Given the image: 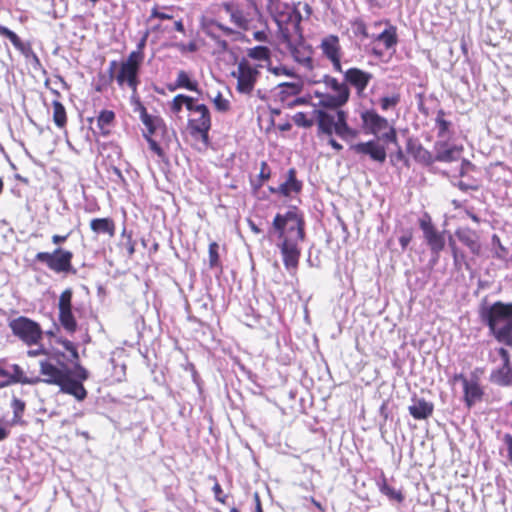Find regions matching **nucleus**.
Masks as SVG:
<instances>
[{
  "label": "nucleus",
  "instance_id": "1",
  "mask_svg": "<svg viewBox=\"0 0 512 512\" xmlns=\"http://www.w3.org/2000/svg\"><path fill=\"white\" fill-rule=\"evenodd\" d=\"M479 315L497 341L512 346V303H484L480 306Z\"/></svg>",
  "mask_w": 512,
  "mask_h": 512
},
{
  "label": "nucleus",
  "instance_id": "2",
  "mask_svg": "<svg viewBox=\"0 0 512 512\" xmlns=\"http://www.w3.org/2000/svg\"><path fill=\"white\" fill-rule=\"evenodd\" d=\"M273 233L278 239L304 241L306 234L303 213L296 206L290 207L284 214L277 213L269 230L270 235Z\"/></svg>",
  "mask_w": 512,
  "mask_h": 512
},
{
  "label": "nucleus",
  "instance_id": "3",
  "mask_svg": "<svg viewBox=\"0 0 512 512\" xmlns=\"http://www.w3.org/2000/svg\"><path fill=\"white\" fill-rule=\"evenodd\" d=\"M73 253L61 247L52 252H38L35 255L34 262L47 266L56 274H77V269L72 265Z\"/></svg>",
  "mask_w": 512,
  "mask_h": 512
},
{
  "label": "nucleus",
  "instance_id": "4",
  "mask_svg": "<svg viewBox=\"0 0 512 512\" xmlns=\"http://www.w3.org/2000/svg\"><path fill=\"white\" fill-rule=\"evenodd\" d=\"M13 334L28 345L37 344L42 337L39 324L27 317L20 316L9 323Z\"/></svg>",
  "mask_w": 512,
  "mask_h": 512
},
{
  "label": "nucleus",
  "instance_id": "5",
  "mask_svg": "<svg viewBox=\"0 0 512 512\" xmlns=\"http://www.w3.org/2000/svg\"><path fill=\"white\" fill-rule=\"evenodd\" d=\"M61 356L64 354L61 353ZM39 365L41 375L45 376V378H41V382L53 385L60 384L70 368L60 361V354L57 353L50 355L48 360H41Z\"/></svg>",
  "mask_w": 512,
  "mask_h": 512
},
{
  "label": "nucleus",
  "instance_id": "6",
  "mask_svg": "<svg viewBox=\"0 0 512 512\" xmlns=\"http://www.w3.org/2000/svg\"><path fill=\"white\" fill-rule=\"evenodd\" d=\"M257 67H253L246 58H242L237 67V71H233L231 75L237 78V91L241 94H250L255 86L259 76Z\"/></svg>",
  "mask_w": 512,
  "mask_h": 512
},
{
  "label": "nucleus",
  "instance_id": "7",
  "mask_svg": "<svg viewBox=\"0 0 512 512\" xmlns=\"http://www.w3.org/2000/svg\"><path fill=\"white\" fill-rule=\"evenodd\" d=\"M419 227L423 232V236L432 254H440L445 247V237L443 233L435 228L427 212L419 219Z\"/></svg>",
  "mask_w": 512,
  "mask_h": 512
},
{
  "label": "nucleus",
  "instance_id": "8",
  "mask_svg": "<svg viewBox=\"0 0 512 512\" xmlns=\"http://www.w3.org/2000/svg\"><path fill=\"white\" fill-rule=\"evenodd\" d=\"M72 297V289L67 288L61 293L58 302L59 321L63 328L69 333H73L77 329V321L72 311Z\"/></svg>",
  "mask_w": 512,
  "mask_h": 512
},
{
  "label": "nucleus",
  "instance_id": "9",
  "mask_svg": "<svg viewBox=\"0 0 512 512\" xmlns=\"http://www.w3.org/2000/svg\"><path fill=\"white\" fill-rule=\"evenodd\" d=\"M279 243L277 247L280 249L283 264L287 271L291 274L297 270L299 259L301 256V249L299 247V243L301 241H297L294 239H278Z\"/></svg>",
  "mask_w": 512,
  "mask_h": 512
},
{
  "label": "nucleus",
  "instance_id": "10",
  "mask_svg": "<svg viewBox=\"0 0 512 512\" xmlns=\"http://www.w3.org/2000/svg\"><path fill=\"white\" fill-rule=\"evenodd\" d=\"M351 149L356 154L369 156L371 160L381 164L384 163L387 158L385 147L376 140L353 144Z\"/></svg>",
  "mask_w": 512,
  "mask_h": 512
},
{
  "label": "nucleus",
  "instance_id": "11",
  "mask_svg": "<svg viewBox=\"0 0 512 512\" xmlns=\"http://www.w3.org/2000/svg\"><path fill=\"white\" fill-rule=\"evenodd\" d=\"M372 78L373 75L370 72L356 67L349 68L344 72V82L347 86L354 87L358 95L365 91Z\"/></svg>",
  "mask_w": 512,
  "mask_h": 512
},
{
  "label": "nucleus",
  "instance_id": "12",
  "mask_svg": "<svg viewBox=\"0 0 512 512\" xmlns=\"http://www.w3.org/2000/svg\"><path fill=\"white\" fill-rule=\"evenodd\" d=\"M57 386L60 387L61 392L72 395L78 401H83L87 397V390L83 383L74 379L71 368H69L67 375L62 378V382Z\"/></svg>",
  "mask_w": 512,
  "mask_h": 512
},
{
  "label": "nucleus",
  "instance_id": "13",
  "mask_svg": "<svg viewBox=\"0 0 512 512\" xmlns=\"http://www.w3.org/2000/svg\"><path fill=\"white\" fill-rule=\"evenodd\" d=\"M360 116L366 133L377 135L388 127V120L374 110H365Z\"/></svg>",
  "mask_w": 512,
  "mask_h": 512
},
{
  "label": "nucleus",
  "instance_id": "14",
  "mask_svg": "<svg viewBox=\"0 0 512 512\" xmlns=\"http://www.w3.org/2000/svg\"><path fill=\"white\" fill-rule=\"evenodd\" d=\"M406 151L416 162L424 166H430L435 162L432 153L425 149L418 139L408 138L406 142Z\"/></svg>",
  "mask_w": 512,
  "mask_h": 512
},
{
  "label": "nucleus",
  "instance_id": "15",
  "mask_svg": "<svg viewBox=\"0 0 512 512\" xmlns=\"http://www.w3.org/2000/svg\"><path fill=\"white\" fill-rule=\"evenodd\" d=\"M411 402V405L408 406V411L415 420H427L432 416L434 411V404L432 402L417 395L412 396Z\"/></svg>",
  "mask_w": 512,
  "mask_h": 512
},
{
  "label": "nucleus",
  "instance_id": "16",
  "mask_svg": "<svg viewBox=\"0 0 512 512\" xmlns=\"http://www.w3.org/2000/svg\"><path fill=\"white\" fill-rule=\"evenodd\" d=\"M455 236L470 250L473 255L480 254L481 244L479 241V235L476 231L468 227H461L455 231Z\"/></svg>",
  "mask_w": 512,
  "mask_h": 512
},
{
  "label": "nucleus",
  "instance_id": "17",
  "mask_svg": "<svg viewBox=\"0 0 512 512\" xmlns=\"http://www.w3.org/2000/svg\"><path fill=\"white\" fill-rule=\"evenodd\" d=\"M286 14L280 19V25H277L285 38L288 37V25H291L296 32L300 31V24L302 22V15L300 11L294 7H286Z\"/></svg>",
  "mask_w": 512,
  "mask_h": 512
},
{
  "label": "nucleus",
  "instance_id": "18",
  "mask_svg": "<svg viewBox=\"0 0 512 512\" xmlns=\"http://www.w3.org/2000/svg\"><path fill=\"white\" fill-rule=\"evenodd\" d=\"M139 70L131 67L128 63H121L119 71L116 75V81L120 86L127 84L134 91L139 84Z\"/></svg>",
  "mask_w": 512,
  "mask_h": 512
},
{
  "label": "nucleus",
  "instance_id": "19",
  "mask_svg": "<svg viewBox=\"0 0 512 512\" xmlns=\"http://www.w3.org/2000/svg\"><path fill=\"white\" fill-rule=\"evenodd\" d=\"M434 148L436 154L433 156V158L437 162L449 163L456 161L459 158L461 152V149L457 146H449L446 142L443 141H437Z\"/></svg>",
  "mask_w": 512,
  "mask_h": 512
},
{
  "label": "nucleus",
  "instance_id": "20",
  "mask_svg": "<svg viewBox=\"0 0 512 512\" xmlns=\"http://www.w3.org/2000/svg\"><path fill=\"white\" fill-rule=\"evenodd\" d=\"M195 112L200 114L198 119H190L189 126L192 132H209L211 128V118L208 107L205 104H199L195 107Z\"/></svg>",
  "mask_w": 512,
  "mask_h": 512
},
{
  "label": "nucleus",
  "instance_id": "21",
  "mask_svg": "<svg viewBox=\"0 0 512 512\" xmlns=\"http://www.w3.org/2000/svg\"><path fill=\"white\" fill-rule=\"evenodd\" d=\"M295 168H290L287 172L286 180L277 188L278 194L288 197L291 193H299L302 190V182L296 177Z\"/></svg>",
  "mask_w": 512,
  "mask_h": 512
},
{
  "label": "nucleus",
  "instance_id": "22",
  "mask_svg": "<svg viewBox=\"0 0 512 512\" xmlns=\"http://www.w3.org/2000/svg\"><path fill=\"white\" fill-rule=\"evenodd\" d=\"M313 114L317 118L320 133L332 136L333 131L336 132V120L332 114L326 112L324 109H315Z\"/></svg>",
  "mask_w": 512,
  "mask_h": 512
},
{
  "label": "nucleus",
  "instance_id": "23",
  "mask_svg": "<svg viewBox=\"0 0 512 512\" xmlns=\"http://www.w3.org/2000/svg\"><path fill=\"white\" fill-rule=\"evenodd\" d=\"M463 391L466 406L471 408L477 401H480L483 396V390L476 381H469L463 378Z\"/></svg>",
  "mask_w": 512,
  "mask_h": 512
},
{
  "label": "nucleus",
  "instance_id": "24",
  "mask_svg": "<svg viewBox=\"0 0 512 512\" xmlns=\"http://www.w3.org/2000/svg\"><path fill=\"white\" fill-rule=\"evenodd\" d=\"M336 135L343 140L353 139L358 136V131L351 128L347 123V113L344 110L336 112Z\"/></svg>",
  "mask_w": 512,
  "mask_h": 512
},
{
  "label": "nucleus",
  "instance_id": "25",
  "mask_svg": "<svg viewBox=\"0 0 512 512\" xmlns=\"http://www.w3.org/2000/svg\"><path fill=\"white\" fill-rule=\"evenodd\" d=\"M350 96H345L341 94H329L327 93L323 100H320L318 104H312L313 106H320L324 109L330 110H341L340 108L347 104Z\"/></svg>",
  "mask_w": 512,
  "mask_h": 512
},
{
  "label": "nucleus",
  "instance_id": "26",
  "mask_svg": "<svg viewBox=\"0 0 512 512\" xmlns=\"http://www.w3.org/2000/svg\"><path fill=\"white\" fill-rule=\"evenodd\" d=\"M320 48L327 59L341 56V46L336 35H329L322 39Z\"/></svg>",
  "mask_w": 512,
  "mask_h": 512
},
{
  "label": "nucleus",
  "instance_id": "27",
  "mask_svg": "<svg viewBox=\"0 0 512 512\" xmlns=\"http://www.w3.org/2000/svg\"><path fill=\"white\" fill-rule=\"evenodd\" d=\"M490 381L499 386H512V365H502L490 374Z\"/></svg>",
  "mask_w": 512,
  "mask_h": 512
},
{
  "label": "nucleus",
  "instance_id": "28",
  "mask_svg": "<svg viewBox=\"0 0 512 512\" xmlns=\"http://www.w3.org/2000/svg\"><path fill=\"white\" fill-rule=\"evenodd\" d=\"M169 91H175L179 88H185L189 91L199 92L198 89V82L195 80H192L189 76V74L184 71L180 70L177 75V79L174 84H169L167 86Z\"/></svg>",
  "mask_w": 512,
  "mask_h": 512
},
{
  "label": "nucleus",
  "instance_id": "29",
  "mask_svg": "<svg viewBox=\"0 0 512 512\" xmlns=\"http://www.w3.org/2000/svg\"><path fill=\"white\" fill-rule=\"evenodd\" d=\"M90 228L96 234H108L113 237L115 224L111 218H94L90 221Z\"/></svg>",
  "mask_w": 512,
  "mask_h": 512
},
{
  "label": "nucleus",
  "instance_id": "30",
  "mask_svg": "<svg viewBox=\"0 0 512 512\" xmlns=\"http://www.w3.org/2000/svg\"><path fill=\"white\" fill-rule=\"evenodd\" d=\"M379 491L385 495L390 501L401 503L404 501V495L400 490H396L387 483L384 475L377 481Z\"/></svg>",
  "mask_w": 512,
  "mask_h": 512
},
{
  "label": "nucleus",
  "instance_id": "31",
  "mask_svg": "<svg viewBox=\"0 0 512 512\" xmlns=\"http://www.w3.org/2000/svg\"><path fill=\"white\" fill-rule=\"evenodd\" d=\"M317 83H323L326 88L331 89L335 92V94H341L345 96H350L351 94L349 86H347L344 81L339 82L337 78L328 74H325Z\"/></svg>",
  "mask_w": 512,
  "mask_h": 512
},
{
  "label": "nucleus",
  "instance_id": "32",
  "mask_svg": "<svg viewBox=\"0 0 512 512\" xmlns=\"http://www.w3.org/2000/svg\"><path fill=\"white\" fill-rule=\"evenodd\" d=\"M115 120V113L112 110H102L96 118L97 128L103 136L110 134V127Z\"/></svg>",
  "mask_w": 512,
  "mask_h": 512
},
{
  "label": "nucleus",
  "instance_id": "33",
  "mask_svg": "<svg viewBox=\"0 0 512 512\" xmlns=\"http://www.w3.org/2000/svg\"><path fill=\"white\" fill-rule=\"evenodd\" d=\"M10 376L12 378L13 383H21V384H29L35 385L41 382V378L38 376L35 377H27L24 374L23 369L18 364L10 365Z\"/></svg>",
  "mask_w": 512,
  "mask_h": 512
},
{
  "label": "nucleus",
  "instance_id": "34",
  "mask_svg": "<svg viewBox=\"0 0 512 512\" xmlns=\"http://www.w3.org/2000/svg\"><path fill=\"white\" fill-rule=\"evenodd\" d=\"M280 89L278 97L280 101L284 102L289 96L298 95L303 89V84L300 82H283L277 85Z\"/></svg>",
  "mask_w": 512,
  "mask_h": 512
},
{
  "label": "nucleus",
  "instance_id": "35",
  "mask_svg": "<svg viewBox=\"0 0 512 512\" xmlns=\"http://www.w3.org/2000/svg\"><path fill=\"white\" fill-rule=\"evenodd\" d=\"M448 245L451 249L453 264L456 270H461L462 266L465 265L468 268V263L466 262V256L463 251H461L455 243V240L450 235L448 239Z\"/></svg>",
  "mask_w": 512,
  "mask_h": 512
},
{
  "label": "nucleus",
  "instance_id": "36",
  "mask_svg": "<svg viewBox=\"0 0 512 512\" xmlns=\"http://www.w3.org/2000/svg\"><path fill=\"white\" fill-rule=\"evenodd\" d=\"M376 41L383 42L387 49L394 47L398 42L396 27L390 26L375 37Z\"/></svg>",
  "mask_w": 512,
  "mask_h": 512
},
{
  "label": "nucleus",
  "instance_id": "37",
  "mask_svg": "<svg viewBox=\"0 0 512 512\" xmlns=\"http://www.w3.org/2000/svg\"><path fill=\"white\" fill-rule=\"evenodd\" d=\"M53 106V121L59 128H64L67 123L66 109L64 105L58 100L52 102Z\"/></svg>",
  "mask_w": 512,
  "mask_h": 512
},
{
  "label": "nucleus",
  "instance_id": "38",
  "mask_svg": "<svg viewBox=\"0 0 512 512\" xmlns=\"http://www.w3.org/2000/svg\"><path fill=\"white\" fill-rule=\"evenodd\" d=\"M269 10L273 20L277 25H280V19L284 17L286 14V7H294V5H290L288 3H283L279 0H274L272 3L268 4Z\"/></svg>",
  "mask_w": 512,
  "mask_h": 512
},
{
  "label": "nucleus",
  "instance_id": "39",
  "mask_svg": "<svg viewBox=\"0 0 512 512\" xmlns=\"http://www.w3.org/2000/svg\"><path fill=\"white\" fill-rule=\"evenodd\" d=\"M25 402L17 397H13L11 407L13 409L12 425L22 424V415L25 411Z\"/></svg>",
  "mask_w": 512,
  "mask_h": 512
},
{
  "label": "nucleus",
  "instance_id": "40",
  "mask_svg": "<svg viewBox=\"0 0 512 512\" xmlns=\"http://www.w3.org/2000/svg\"><path fill=\"white\" fill-rule=\"evenodd\" d=\"M270 49L267 46H256L248 50L251 59L265 61L270 59Z\"/></svg>",
  "mask_w": 512,
  "mask_h": 512
},
{
  "label": "nucleus",
  "instance_id": "41",
  "mask_svg": "<svg viewBox=\"0 0 512 512\" xmlns=\"http://www.w3.org/2000/svg\"><path fill=\"white\" fill-rule=\"evenodd\" d=\"M445 112L440 109L437 111V116L435 119L436 126L438 128V136L445 137L449 132V128L451 126V122L444 119Z\"/></svg>",
  "mask_w": 512,
  "mask_h": 512
},
{
  "label": "nucleus",
  "instance_id": "42",
  "mask_svg": "<svg viewBox=\"0 0 512 512\" xmlns=\"http://www.w3.org/2000/svg\"><path fill=\"white\" fill-rule=\"evenodd\" d=\"M400 102V94L396 93L391 96H384L380 99L381 109L386 111L394 108Z\"/></svg>",
  "mask_w": 512,
  "mask_h": 512
},
{
  "label": "nucleus",
  "instance_id": "43",
  "mask_svg": "<svg viewBox=\"0 0 512 512\" xmlns=\"http://www.w3.org/2000/svg\"><path fill=\"white\" fill-rule=\"evenodd\" d=\"M492 246L494 249L495 257L504 259L508 254L507 248L502 245L500 238L496 234L492 236Z\"/></svg>",
  "mask_w": 512,
  "mask_h": 512
},
{
  "label": "nucleus",
  "instance_id": "44",
  "mask_svg": "<svg viewBox=\"0 0 512 512\" xmlns=\"http://www.w3.org/2000/svg\"><path fill=\"white\" fill-rule=\"evenodd\" d=\"M218 249L219 245L216 242H211L209 244V266L211 268L218 267L220 265Z\"/></svg>",
  "mask_w": 512,
  "mask_h": 512
},
{
  "label": "nucleus",
  "instance_id": "45",
  "mask_svg": "<svg viewBox=\"0 0 512 512\" xmlns=\"http://www.w3.org/2000/svg\"><path fill=\"white\" fill-rule=\"evenodd\" d=\"M144 59V54L141 51H132L128 58L122 63H128L131 67H135L140 71V65Z\"/></svg>",
  "mask_w": 512,
  "mask_h": 512
},
{
  "label": "nucleus",
  "instance_id": "46",
  "mask_svg": "<svg viewBox=\"0 0 512 512\" xmlns=\"http://www.w3.org/2000/svg\"><path fill=\"white\" fill-rule=\"evenodd\" d=\"M230 20L240 29L246 30L248 28L249 22L241 9L237 10L235 13H232Z\"/></svg>",
  "mask_w": 512,
  "mask_h": 512
},
{
  "label": "nucleus",
  "instance_id": "47",
  "mask_svg": "<svg viewBox=\"0 0 512 512\" xmlns=\"http://www.w3.org/2000/svg\"><path fill=\"white\" fill-rule=\"evenodd\" d=\"M294 123L298 126V127H303V128H310L313 126L314 122L312 119H309L307 118L306 114L304 112H297L293 117H292Z\"/></svg>",
  "mask_w": 512,
  "mask_h": 512
},
{
  "label": "nucleus",
  "instance_id": "48",
  "mask_svg": "<svg viewBox=\"0 0 512 512\" xmlns=\"http://www.w3.org/2000/svg\"><path fill=\"white\" fill-rule=\"evenodd\" d=\"M184 100H188L189 101V96L185 95V94H178L176 95L172 102H171V111L175 114H178L181 112L182 110V107L184 104Z\"/></svg>",
  "mask_w": 512,
  "mask_h": 512
},
{
  "label": "nucleus",
  "instance_id": "49",
  "mask_svg": "<svg viewBox=\"0 0 512 512\" xmlns=\"http://www.w3.org/2000/svg\"><path fill=\"white\" fill-rule=\"evenodd\" d=\"M213 103L216 109L220 112H227L230 109V102L223 97L221 92H218L216 97L213 99Z\"/></svg>",
  "mask_w": 512,
  "mask_h": 512
},
{
  "label": "nucleus",
  "instance_id": "50",
  "mask_svg": "<svg viewBox=\"0 0 512 512\" xmlns=\"http://www.w3.org/2000/svg\"><path fill=\"white\" fill-rule=\"evenodd\" d=\"M352 28L355 35H361L363 38L369 37L367 26L363 20H355L352 24Z\"/></svg>",
  "mask_w": 512,
  "mask_h": 512
},
{
  "label": "nucleus",
  "instance_id": "51",
  "mask_svg": "<svg viewBox=\"0 0 512 512\" xmlns=\"http://www.w3.org/2000/svg\"><path fill=\"white\" fill-rule=\"evenodd\" d=\"M141 121L146 126L150 134L155 133L156 127H155V121L156 119L148 114L144 113V115H141Z\"/></svg>",
  "mask_w": 512,
  "mask_h": 512
},
{
  "label": "nucleus",
  "instance_id": "52",
  "mask_svg": "<svg viewBox=\"0 0 512 512\" xmlns=\"http://www.w3.org/2000/svg\"><path fill=\"white\" fill-rule=\"evenodd\" d=\"M270 177H271V171H270L268 164L265 161L261 162V169H260V173H259L260 182L257 185V187H261L263 185V183L265 181H267Z\"/></svg>",
  "mask_w": 512,
  "mask_h": 512
},
{
  "label": "nucleus",
  "instance_id": "53",
  "mask_svg": "<svg viewBox=\"0 0 512 512\" xmlns=\"http://www.w3.org/2000/svg\"><path fill=\"white\" fill-rule=\"evenodd\" d=\"M73 375H75L74 379L79 380L81 383L89 377L88 371L79 363L75 364V372H73Z\"/></svg>",
  "mask_w": 512,
  "mask_h": 512
},
{
  "label": "nucleus",
  "instance_id": "54",
  "mask_svg": "<svg viewBox=\"0 0 512 512\" xmlns=\"http://www.w3.org/2000/svg\"><path fill=\"white\" fill-rule=\"evenodd\" d=\"M14 384L10 376V371L0 366V388Z\"/></svg>",
  "mask_w": 512,
  "mask_h": 512
},
{
  "label": "nucleus",
  "instance_id": "55",
  "mask_svg": "<svg viewBox=\"0 0 512 512\" xmlns=\"http://www.w3.org/2000/svg\"><path fill=\"white\" fill-rule=\"evenodd\" d=\"M16 49L26 58V60H30V57L35 53L30 43L22 42Z\"/></svg>",
  "mask_w": 512,
  "mask_h": 512
},
{
  "label": "nucleus",
  "instance_id": "56",
  "mask_svg": "<svg viewBox=\"0 0 512 512\" xmlns=\"http://www.w3.org/2000/svg\"><path fill=\"white\" fill-rule=\"evenodd\" d=\"M381 139L398 146L397 133L393 127H391L388 132L382 134Z\"/></svg>",
  "mask_w": 512,
  "mask_h": 512
},
{
  "label": "nucleus",
  "instance_id": "57",
  "mask_svg": "<svg viewBox=\"0 0 512 512\" xmlns=\"http://www.w3.org/2000/svg\"><path fill=\"white\" fill-rule=\"evenodd\" d=\"M211 25H213L216 28H218L219 30L223 31L226 35H232V34H235V35H238V36L242 35L240 32H237V31L233 30L232 28H230L228 26H225L224 24H222V23H220L218 21H215V20H213L211 22Z\"/></svg>",
  "mask_w": 512,
  "mask_h": 512
},
{
  "label": "nucleus",
  "instance_id": "58",
  "mask_svg": "<svg viewBox=\"0 0 512 512\" xmlns=\"http://www.w3.org/2000/svg\"><path fill=\"white\" fill-rule=\"evenodd\" d=\"M212 490H213V493H214V497H215V499L217 501H219V502H221L223 504L226 503L227 496L223 494V490H222V488H221L219 483L216 482L214 484Z\"/></svg>",
  "mask_w": 512,
  "mask_h": 512
},
{
  "label": "nucleus",
  "instance_id": "59",
  "mask_svg": "<svg viewBox=\"0 0 512 512\" xmlns=\"http://www.w3.org/2000/svg\"><path fill=\"white\" fill-rule=\"evenodd\" d=\"M111 364L113 365V368H114V376L116 377V379L118 381H121L122 378L125 376V370H126V366L124 364L120 365V366H117L115 364V360L114 359H111Z\"/></svg>",
  "mask_w": 512,
  "mask_h": 512
},
{
  "label": "nucleus",
  "instance_id": "60",
  "mask_svg": "<svg viewBox=\"0 0 512 512\" xmlns=\"http://www.w3.org/2000/svg\"><path fill=\"white\" fill-rule=\"evenodd\" d=\"M502 441L507 448V458L512 463V435L509 433L504 434Z\"/></svg>",
  "mask_w": 512,
  "mask_h": 512
},
{
  "label": "nucleus",
  "instance_id": "61",
  "mask_svg": "<svg viewBox=\"0 0 512 512\" xmlns=\"http://www.w3.org/2000/svg\"><path fill=\"white\" fill-rule=\"evenodd\" d=\"M273 74L275 75H286V76H292L294 77L295 74L293 73V71H291L290 69H288L287 67L285 66H278V67H272L269 69Z\"/></svg>",
  "mask_w": 512,
  "mask_h": 512
},
{
  "label": "nucleus",
  "instance_id": "62",
  "mask_svg": "<svg viewBox=\"0 0 512 512\" xmlns=\"http://www.w3.org/2000/svg\"><path fill=\"white\" fill-rule=\"evenodd\" d=\"M396 147L397 151L390 155V162L393 166H395L398 162H401L405 157L402 148L399 145Z\"/></svg>",
  "mask_w": 512,
  "mask_h": 512
},
{
  "label": "nucleus",
  "instance_id": "63",
  "mask_svg": "<svg viewBox=\"0 0 512 512\" xmlns=\"http://www.w3.org/2000/svg\"><path fill=\"white\" fill-rule=\"evenodd\" d=\"M223 8H224V11L229 14V16L231 17L232 13H235L237 10H239L240 8L238 7V5L231 1V2H225L223 4Z\"/></svg>",
  "mask_w": 512,
  "mask_h": 512
},
{
  "label": "nucleus",
  "instance_id": "64",
  "mask_svg": "<svg viewBox=\"0 0 512 512\" xmlns=\"http://www.w3.org/2000/svg\"><path fill=\"white\" fill-rule=\"evenodd\" d=\"M411 240H412L411 233H406L399 237V244H400L402 250H405L407 248V246L409 245Z\"/></svg>",
  "mask_w": 512,
  "mask_h": 512
}]
</instances>
